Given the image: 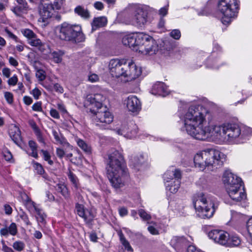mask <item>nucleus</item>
I'll return each instance as SVG.
<instances>
[{"instance_id":"obj_28","label":"nucleus","mask_w":252,"mask_h":252,"mask_svg":"<svg viewBox=\"0 0 252 252\" xmlns=\"http://www.w3.org/2000/svg\"><path fill=\"white\" fill-rule=\"evenodd\" d=\"M171 243L175 247H181L186 245L187 241L184 237L174 236L172 239Z\"/></svg>"},{"instance_id":"obj_59","label":"nucleus","mask_w":252,"mask_h":252,"mask_svg":"<svg viewBox=\"0 0 252 252\" xmlns=\"http://www.w3.org/2000/svg\"><path fill=\"white\" fill-rule=\"evenodd\" d=\"M58 109L63 114H67V111L65 109L64 105L62 103H58L57 105Z\"/></svg>"},{"instance_id":"obj_31","label":"nucleus","mask_w":252,"mask_h":252,"mask_svg":"<svg viewBox=\"0 0 252 252\" xmlns=\"http://www.w3.org/2000/svg\"><path fill=\"white\" fill-rule=\"evenodd\" d=\"M118 234L120 237L121 242L125 247V250H126L127 252H132V249L129 245V242L125 239L123 233L122 232H120Z\"/></svg>"},{"instance_id":"obj_14","label":"nucleus","mask_w":252,"mask_h":252,"mask_svg":"<svg viewBox=\"0 0 252 252\" xmlns=\"http://www.w3.org/2000/svg\"><path fill=\"white\" fill-rule=\"evenodd\" d=\"M210 239H212L216 243L225 247L227 239L229 238V234L222 230L214 229L210 231L208 233Z\"/></svg>"},{"instance_id":"obj_30","label":"nucleus","mask_w":252,"mask_h":252,"mask_svg":"<svg viewBox=\"0 0 252 252\" xmlns=\"http://www.w3.org/2000/svg\"><path fill=\"white\" fill-rule=\"evenodd\" d=\"M75 12L84 18H88L90 13L88 10L81 6H78L75 8Z\"/></svg>"},{"instance_id":"obj_51","label":"nucleus","mask_w":252,"mask_h":252,"mask_svg":"<svg viewBox=\"0 0 252 252\" xmlns=\"http://www.w3.org/2000/svg\"><path fill=\"white\" fill-rule=\"evenodd\" d=\"M31 94L33 95L34 99H38L41 95V93L38 88H35L31 91Z\"/></svg>"},{"instance_id":"obj_11","label":"nucleus","mask_w":252,"mask_h":252,"mask_svg":"<svg viewBox=\"0 0 252 252\" xmlns=\"http://www.w3.org/2000/svg\"><path fill=\"white\" fill-rule=\"evenodd\" d=\"M126 24L142 27L148 22V8L146 5L134 4L130 12L125 16Z\"/></svg>"},{"instance_id":"obj_12","label":"nucleus","mask_w":252,"mask_h":252,"mask_svg":"<svg viewBox=\"0 0 252 252\" xmlns=\"http://www.w3.org/2000/svg\"><path fill=\"white\" fill-rule=\"evenodd\" d=\"M181 179V171L174 167H170L163 175L166 189L172 193H176L180 187Z\"/></svg>"},{"instance_id":"obj_47","label":"nucleus","mask_w":252,"mask_h":252,"mask_svg":"<svg viewBox=\"0 0 252 252\" xmlns=\"http://www.w3.org/2000/svg\"><path fill=\"white\" fill-rule=\"evenodd\" d=\"M99 77L98 75L95 73H90L88 75V80L92 83L97 82L99 81Z\"/></svg>"},{"instance_id":"obj_1","label":"nucleus","mask_w":252,"mask_h":252,"mask_svg":"<svg viewBox=\"0 0 252 252\" xmlns=\"http://www.w3.org/2000/svg\"><path fill=\"white\" fill-rule=\"evenodd\" d=\"M179 117L184 124L183 128L192 138L205 140L211 137L220 141L225 140V124L212 125L213 115L203 106L191 105Z\"/></svg>"},{"instance_id":"obj_23","label":"nucleus","mask_w":252,"mask_h":252,"mask_svg":"<svg viewBox=\"0 0 252 252\" xmlns=\"http://www.w3.org/2000/svg\"><path fill=\"white\" fill-rule=\"evenodd\" d=\"M18 232L17 225L14 222H12L8 227H5L0 229L1 236H7L8 234L15 236Z\"/></svg>"},{"instance_id":"obj_27","label":"nucleus","mask_w":252,"mask_h":252,"mask_svg":"<svg viewBox=\"0 0 252 252\" xmlns=\"http://www.w3.org/2000/svg\"><path fill=\"white\" fill-rule=\"evenodd\" d=\"M29 149L27 151L28 154L35 158L38 157L37 153V145L33 140H30L28 143Z\"/></svg>"},{"instance_id":"obj_50","label":"nucleus","mask_w":252,"mask_h":252,"mask_svg":"<svg viewBox=\"0 0 252 252\" xmlns=\"http://www.w3.org/2000/svg\"><path fill=\"white\" fill-rule=\"evenodd\" d=\"M18 80L17 76L15 74L8 79L7 83L9 86H15L17 83Z\"/></svg>"},{"instance_id":"obj_5","label":"nucleus","mask_w":252,"mask_h":252,"mask_svg":"<svg viewBox=\"0 0 252 252\" xmlns=\"http://www.w3.org/2000/svg\"><path fill=\"white\" fill-rule=\"evenodd\" d=\"M105 97L101 93L89 94L87 96L86 103L92 107L90 111L94 114L93 119L96 125L104 126L112 122L113 117L107 110L105 106L102 105V102Z\"/></svg>"},{"instance_id":"obj_49","label":"nucleus","mask_w":252,"mask_h":252,"mask_svg":"<svg viewBox=\"0 0 252 252\" xmlns=\"http://www.w3.org/2000/svg\"><path fill=\"white\" fill-rule=\"evenodd\" d=\"M32 109L36 112H41L42 111V102L38 101L34 103L32 106Z\"/></svg>"},{"instance_id":"obj_61","label":"nucleus","mask_w":252,"mask_h":252,"mask_svg":"<svg viewBox=\"0 0 252 252\" xmlns=\"http://www.w3.org/2000/svg\"><path fill=\"white\" fill-rule=\"evenodd\" d=\"M20 196L22 199L23 203L24 204L31 199V198L25 193H21L20 194Z\"/></svg>"},{"instance_id":"obj_10","label":"nucleus","mask_w":252,"mask_h":252,"mask_svg":"<svg viewBox=\"0 0 252 252\" xmlns=\"http://www.w3.org/2000/svg\"><path fill=\"white\" fill-rule=\"evenodd\" d=\"M217 7L222 23L227 25L237 16L238 0H219Z\"/></svg>"},{"instance_id":"obj_15","label":"nucleus","mask_w":252,"mask_h":252,"mask_svg":"<svg viewBox=\"0 0 252 252\" xmlns=\"http://www.w3.org/2000/svg\"><path fill=\"white\" fill-rule=\"evenodd\" d=\"M137 126L131 123L128 125H123L121 128L116 130V133L119 135H123L127 138H132L135 137L137 133Z\"/></svg>"},{"instance_id":"obj_53","label":"nucleus","mask_w":252,"mask_h":252,"mask_svg":"<svg viewBox=\"0 0 252 252\" xmlns=\"http://www.w3.org/2000/svg\"><path fill=\"white\" fill-rule=\"evenodd\" d=\"M55 91L59 93L62 94L63 93V88L58 83L55 84L54 85Z\"/></svg>"},{"instance_id":"obj_41","label":"nucleus","mask_w":252,"mask_h":252,"mask_svg":"<svg viewBox=\"0 0 252 252\" xmlns=\"http://www.w3.org/2000/svg\"><path fill=\"white\" fill-rule=\"evenodd\" d=\"M33 128L34 129L35 133L36 136L38 141L45 145V143L44 139L39 129L35 125H34V126L33 127Z\"/></svg>"},{"instance_id":"obj_38","label":"nucleus","mask_w":252,"mask_h":252,"mask_svg":"<svg viewBox=\"0 0 252 252\" xmlns=\"http://www.w3.org/2000/svg\"><path fill=\"white\" fill-rule=\"evenodd\" d=\"M12 247L15 250L20 252L24 250L25 244L21 241H16L13 243Z\"/></svg>"},{"instance_id":"obj_56","label":"nucleus","mask_w":252,"mask_h":252,"mask_svg":"<svg viewBox=\"0 0 252 252\" xmlns=\"http://www.w3.org/2000/svg\"><path fill=\"white\" fill-rule=\"evenodd\" d=\"M8 61L10 65L16 67L18 65V61L13 57H10L8 58Z\"/></svg>"},{"instance_id":"obj_43","label":"nucleus","mask_w":252,"mask_h":252,"mask_svg":"<svg viewBox=\"0 0 252 252\" xmlns=\"http://www.w3.org/2000/svg\"><path fill=\"white\" fill-rule=\"evenodd\" d=\"M41 152L43 154V159L48 162V164L50 165H53V161L51 159V156L49 154V153L45 150H41Z\"/></svg>"},{"instance_id":"obj_24","label":"nucleus","mask_w":252,"mask_h":252,"mask_svg":"<svg viewBox=\"0 0 252 252\" xmlns=\"http://www.w3.org/2000/svg\"><path fill=\"white\" fill-rule=\"evenodd\" d=\"M226 247H236L239 246L242 242L240 237L236 234L229 235V238L227 239Z\"/></svg>"},{"instance_id":"obj_48","label":"nucleus","mask_w":252,"mask_h":252,"mask_svg":"<svg viewBox=\"0 0 252 252\" xmlns=\"http://www.w3.org/2000/svg\"><path fill=\"white\" fill-rule=\"evenodd\" d=\"M4 98L9 104H12L13 102V95L11 93L6 92L4 93Z\"/></svg>"},{"instance_id":"obj_44","label":"nucleus","mask_w":252,"mask_h":252,"mask_svg":"<svg viewBox=\"0 0 252 252\" xmlns=\"http://www.w3.org/2000/svg\"><path fill=\"white\" fill-rule=\"evenodd\" d=\"M52 133L56 142L60 144L63 143L64 140V138L62 136H61L57 131L55 130H53L52 131Z\"/></svg>"},{"instance_id":"obj_63","label":"nucleus","mask_w":252,"mask_h":252,"mask_svg":"<svg viewBox=\"0 0 252 252\" xmlns=\"http://www.w3.org/2000/svg\"><path fill=\"white\" fill-rule=\"evenodd\" d=\"M56 154L59 158H63L64 156L65 153L62 149L57 148Z\"/></svg>"},{"instance_id":"obj_32","label":"nucleus","mask_w":252,"mask_h":252,"mask_svg":"<svg viewBox=\"0 0 252 252\" xmlns=\"http://www.w3.org/2000/svg\"><path fill=\"white\" fill-rule=\"evenodd\" d=\"M56 190L61 192L62 195L65 198L69 197V193L67 188L63 184H58L56 186Z\"/></svg>"},{"instance_id":"obj_52","label":"nucleus","mask_w":252,"mask_h":252,"mask_svg":"<svg viewBox=\"0 0 252 252\" xmlns=\"http://www.w3.org/2000/svg\"><path fill=\"white\" fill-rule=\"evenodd\" d=\"M50 115L54 118L59 119L60 115L57 110L54 109H51L50 111Z\"/></svg>"},{"instance_id":"obj_58","label":"nucleus","mask_w":252,"mask_h":252,"mask_svg":"<svg viewBox=\"0 0 252 252\" xmlns=\"http://www.w3.org/2000/svg\"><path fill=\"white\" fill-rule=\"evenodd\" d=\"M21 218L27 225H31L32 224L29 220L28 216L27 215L24 214L21 215Z\"/></svg>"},{"instance_id":"obj_57","label":"nucleus","mask_w":252,"mask_h":252,"mask_svg":"<svg viewBox=\"0 0 252 252\" xmlns=\"http://www.w3.org/2000/svg\"><path fill=\"white\" fill-rule=\"evenodd\" d=\"M23 101L25 104L30 105L32 103V99L29 96H24L23 97Z\"/></svg>"},{"instance_id":"obj_18","label":"nucleus","mask_w":252,"mask_h":252,"mask_svg":"<svg viewBox=\"0 0 252 252\" xmlns=\"http://www.w3.org/2000/svg\"><path fill=\"white\" fill-rule=\"evenodd\" d=\"M75 210L77 214L83 218L84 221L88 224L92 223L94 216L92 212L88 210H85L83 205L77 203L75 206Z\"/></svg>"},{"instance_id":"obj_7","label":"nucleus","mask_w":252,"mask_h":252,"mask_svg":"<svg viewBox=\"0 0 252 252\" xmlns=\"http://www.w3.org/2000/svg\"><path fill=\"white\" fill-rule=\"evenodd\" d=\"M225 155L219 150L209 149L197 153L194 157L195 167L203 170L208 167L211 170L220 168L225 160Z\"/></svg>"},{"instance_id":"obj_6","label":"nucleus","mask_w":252,"mask_h":252,"mask_svg":"<svg viewBox=\"0 0 252 252\" xmlns=\"http://www.w3.org/2000/svg\"><path fill=\"white\" fill-rule=\"evenodd\" d=\"M222 180L226 190L234 203H240L243 207H246L247 196L241 179L227 170L223 173Z\"/></svg>"},{"instance_id":"obj_26","label":"nucleus","mask_w":252,"mask_h":252,"mask_svg":"<svg viewBox=\"0 0 252 252\" xmlns=\"http://www.w3.org/2000/svg\"><path fill=\"white\" fill-rule=\"evenodd\" d=\"M48 50H50V49ZM63 54V52L61 50L54 51L53 52L50 51L49 58L55 63H59L62 61V57Z\"/></svg>"},{"instance_id":"obj_33","label":"nucleus","mask_w":252,"mask_h":252,"mask_svg":"<svg viewBox=\"0 0 252 252\" xmlns=\"http://www.w3.org/2000/svg\"><path fill=\"white\" fill-rule=\"evenodd\" d=\"M78 146L82 149L84 152L87 153H90L91 152V148L82 139H78L77 140Z\"/></svg>"},{"instance_id":"obj_55","label":"nucleus","mask_w":252,"mask_h":252,"mask_svg":"<svg viewBox=\"0 0 252 252\" xmlns=\"http://www.w3.org/2000/svg\"><path fill=\"white\" fill-rule=\"evenodd\" d=\"M2 74L6 78H9L11 75L10 69L8 68L5 67L2 70Z\"/></svg>"},{"instance_id":"obj_3","label":"nucleus","mask_w":252,"mask_h":252,"mask_svg":"<svg viewBox=\"0 0 252 252\" xmlns=\"http://www.w3.org/2000/svg\"><path fill=\"white\" fill-rule=\"evenodd\" d=\"M122 43L143 55L152 56L158 50V45L153 37L143 32L126 35L122 38Z\"/></svg>"},{"instance_id":"obj_25","label":"nucleus","mask_w":252,"mask_h":252,"mask_svg":"<svg viewBox=\"0 0 252 252\" xmlns=\"http://www.w3.org/2000/svg\"><path fill=\"white\" fill-rule=\"evenodd\" d=\"M107 22V20L105 17H99L94 18L92 23V27L93 30H96L97 29L105 26Z\"/></svg>"},{"instance_id":"obj_62","label":"nucleus","mask_w":252,"mask_h":252,"mask_svg":"<svg viewBox=\"0 0 252 252\" xmlns=\"http://www.w3.org/2000/svg\"><path fill=\"white\" fill-rule=\"evenodd\" d=\"M119 213L121 217H124V216H126V215H127L128 212H127V210L126 208L122 207V208H119Z\"/></svg>"},{"instance_id":"obj_40","label":"nucleus","mask_w":252,"mask_h":252,"mask_svg":"<svg viewBox=\"0 0 252 252\" xmlns=\"http://www.w3.org/2000/svg\"><path fill=\"white\" fill-rule=\"evenodd\" d=\"M23 34L28 38L29 40L34 38L36 34L31 30L26 29L22 31Z\"/></svg>"},{"instance_id":"obj_60","label":"nucleus","mask_w":252,"mask_h":252,"mask_svg":"<svg viewBox=\"0 0 252 252\" xmlns=\"http://www.w3.org/2000/svg\"><path fill=\"white\" fill-rule=\"evenodd\" d=\"M94 5L95 9L99 10H101L104 8L103 4L100 1H96Z\"/></svg>"},{"instance_id":"obj_46","label":"nucleus","mask_w":252,"mask_h":252,"mask_svg":"<svg viewBox=\"0 0 252 252\" xmlns=\"http://www.w3.org/2000/svg\"><path fill=\"white\" fill-rule=\"evenodd\" d=\"M170 35L174 39L178 40L181 37V32L179 30H173L170 32Z\"/></svg>"},{"instance_id":"obj_45","label":"nucleus","mask_w":252,"mask_h":252,"mask_svg":"<svg viewBox=\"0 0 252 252\" xmlns=\"http://www.w3.org/2000/svg\"><path fill=\"white\" fill-rule=\"evenodd\" d=\"M35 75L36 78L40 81H43L46 77L45 72L42 69L37 70Z\"/></svg>"},{"instance_id":"obj_29","label":"nucleus","mask_w":252,"mask_h":252,"mask_svg":"<svg viewBox=\"0 0 252 252\" xmlns=\"http://www.w3.org/2000/svg\"><path fill=\"white\" fill-rule=\"evenodd\" d=\"M144 161V158L143 155L134 157L133 158L130 159V164L133 165L134 167L137 169H139L138 167L141 165Z\"/></svg>"},{"instance_id":"obj_9","label":"nucleus","mask_w":252,"mask_h":252,"mask_svg":"<svg viewBox=\"0 0 252 252\" xmlns=\"http://www.w3.org/2000/svg\"><path fill=\"white\" fill-rule=\"evenodd\" d=\"M194 207L197 215L203 219L211 218L215 211L214 198L210 195L200 193L194 198L193 201Z\"/></svg>"},{"instance_id":"obj_21","label":"nucleus","mask_w":252,"mask_h":252,"mask_svg":"<svg viewBox=\"0 0 252 252\" xmlns=\"http://www.w3.org/2000/svg\"><path fill=\"white\" fill-rule=\"evenodd\" d=\"M18 5L12 9V11L17 16H21L27 13L28 10V4L25 0H16Z\"/></svg>"},{"instance_id":"obj_16","label":"nucleus","mask_w":252,"mask_h":252,"mask_svg":"<svg viewBox=\"0 0 252 252\" xmlns=\"http://www.w3.org/2000/svg\"><path fill=\"white\" fill-rule=\"evenodd\" d=\"M225 140L231 141L238 137L241 134L239 126L236 124H225Z\"/></svg>"},{"instance_id":"obj_22","label":"nucleus","mask_w":252,"mask_h":252,"mask_svg":"<svg viewBox=\"0 0 252 252\" xmlns=\"http://www.w3.org/2000/svg\"><path fill=\"white\" fill-rule=\"evenodd\" d=\"M9 134L10 137L14 142L19 145L22 141L21 131L18 127L15 125L12 126L9 129Z\"/></svg>"},{"instance_id":"obj_4","label":"nucleus","mask_w":252,"mask_h":252,"mask_svg":"<svg viewBox=\"0 0 252 252\" xmlns=\"http://www.w3.org/2000/svg\"><path fill=\"white\" fill-rule=\"evenodd\" d=\"M108 69L113 77L120 78L124 82L131 81L140 76L141 68L132 61L125 59H113L109 63Z\"/></svg>"},{"instance_id":"obj_36","label":"nucleus","mask_w":252,"mask_h":252,"mask_svg":"<svg viewBox=\"0 0 252 252\" xmlns=\"http://www.w3.org/2000/svg\"><path fill=\"white\" fill-rule=\"evenodd\" d=\"M35 212L37 215L36 218L38 222L44 224L45 223L46 215L44 214L43 210L39 208Z\"/></svg>"},{"instance_id":"obj_39","label":"nucleus","mask_w":252,"mask_h":252,"mask_svg":"<svg viewBox=\"0 0 252 252\" xmlns=\"http://www.w3.org/2000/svg\"><path fill=\"white\" fill-rule=\"evenodd\" d=\"M138 214L143 220L148 221L151 219V216L150 214L142 209L138 210Z\"/></svg>"},{"instance_id":"obj_37","label":"nucleus","mask_w":252,"mask_h":252,"mask_svg":"<svg viewBox=\"0 0 252 252\" xmlns=\"http://www.w3.org/2000/svg\"><path fill=\"white\" fill-rule=\"evenodd\" d=\"M25 205L26 206L27 208L30 211H35L36 212L37 209H38L40 207L39 205H36V204L32 201L31 199L29 200L25 204Z\"/></svg>"},{"instance_id":"obj_35","label":"nucleus","mask_w":252,"mask_h":252,"mask_svg":"<svg viewBox=\"0 0 252 252\" xmlns=\"http://www.w3.org/2000/svg\"><path fill=\"white\" fill-rule=\"evenodd\" d=\"M219 62V60L218 59H209L208 61L207 66L214 69H218L220 67Z\"/></svg>"},{"instance_id":"obj_42","label":"nucleus","mask_w":252,"mask_h":252,"mask_svg":"<svg viewBox=\"0 0 252 252\" xmlns=\"http://www.w3.org/2000/svg\"><path fill=\"white\" fill-rule=\"evenodd\" d=\"M32 164H33V167L35 172L37 174L42 175L44 173V170L43 169V167L42 166V165L40 164H39L38 162H35V161H33Z\"/></svg>"},{"instance_id":"obj_20","label":"nucleus","mask_w":252,"mask_h":252,"mask_svg":"<svg viewBox=\"0 0 252 252\" xmlns=\"http://www.w3.org/2000/svg\"><path fill=\"white\" fill-rule=\"evenodd\" d=\"M28 43L31 46L35 47L43 54H46L48 53V52H46V50L47 49H49L48 45L42 43L39 38H36V35L34 38L29 40Z\"/></svg>"},{"instance_id":"obj_54","label":"nucleus","mask_w":252,"mask_h":252,"mask_svg":"<svg viewBox=\"0 0 252 252\" xmlns=\"http://www.w3.org/2000/svg\"><path fill=\"white\" fill-rule=\"evenodd\" d=\"M148 230L150 233L153 235H158V231L154 226L150 225L148 227Z\"/></svg>"},{"instance_id":"obj_2","label":"nucleus","mask_w":252,"mask_h":252,"mask_svg":"<svg viewBox=\"0 0 252 252\" xmlns=\"http://www.w3.org/2000/svg\"><path fill=\"white\" fill-rule=\"evenodd\" d=\"M107 176L112 186L116 189L123 187L128 175L121 152L115 150L108 155Z\"/></svg>"},{"instance_id":"obj_17","label":"nucleus","mask_w":252,"mask_h":252,"mask_svg":"<svg viewBox=\"0 0 252 252\" xmlns=\"http://www.w3.org/2000/svg\"><path fill=\"white\" fill-rule=\"evenodd\" d=\"M125 104L129 111L133 113L139 112L141 108V104L140 100L137 96L130 95L125 101Z\"/></svg>"},{"instance_id":"obj_19","label":"nucleus","mask_w":252,"mask_h":252,"mask_svg":"<svg viewBox=\"0 0 252 252\" xmlns=\"http://www.w3.org/2000/svg\"><path fill=\"white\" fill-rule=\"evenodd\" d=\"M151 93L155 95L164 97L169 94V90L164 83L157 82L153 85L151 90Z\"/></svg>"},{"instance_id":"obj_8","label":"nucleus","mask_w":252,"mask_h":252,"mask_svg":"<svg viewBox=\"0 0 252 252\" xmlns=\"http://www.w3.org/2000/svg\"><path fill=\"white\" fill-rule=\"evenodd\" d=\"M56 36L62 40L73 42H81L85 37L79 24H71L64 22L55 28Z\"/></svg>"},{"instance_id":"obj_13","label":"nucleus","mask_w":252,"mask_h":252,"mask_svg":"<svg viewBox=\"0 0 252 252\" xmlns=\"http://www.w3.org/2000/svg\"><path fill=\"white\" fill-rule=\"evenodd\" d=\"M63 0H41L39 5V13L42 21L50 18L57 10L61 9Z\"/></svg>"},{"instance_id":"obj_64","label":"nucleus","mask_w":252,"mask_h":252,"mask_svg":"<svg viewBox=\"0 0 252 252\" xmlns=\"http://www.w3.org/2000/svg\"><path fill=\"white\" fill-rule=\"evenodd\" d=\"M2 251L3 252H14L12 248L7 246L4 242H2Z\"/></svg>"},{"instance_id":"obj_34","label":"nucleus","mask_w":252,"mask_h":252,"mask_svg":"<svg viewBox=\"0 0 252 252\" xmlns=\"http://www.w3.org/2000/svg\"><path fill=\"white\" fill-rule=\"evenodd\" d=\"M68 177L74 187L78 189L79 187V180L76 176L71 171H69L68 173Z\"/></svg>"}]
</instances>
